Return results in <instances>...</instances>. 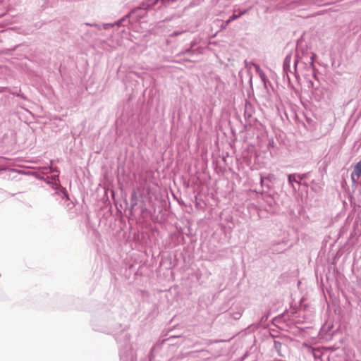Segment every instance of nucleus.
Listing matches in <instances>:
<instances>
[{"instance_id": "f257e3e1", "label": "nucleus", "mask_w": 361, "mask_h": 361, "mask_svg": "<svg viewBox=\"0 0 361 361\" xmlns=\"http://www.w3.org/2000/svg\"><path fill=\"white\" fill-rule=\"evenodd\" d=\"M353 174L357 177L361 175V160L355 166Z\"/></svg>"}, {"instance_id": "f03ea898", "label": "nucleus", "mask_w": 361, "mask_h": 361, "mask_svg": "<svg viewBox=\"0 0 361 361\" xmlns=\"http://www.w3.org/2000/svg\"><path fill=\"white\" fill-rule=\"evenodd\" d=\"M244 12H240L238 14L233 13L230 18L226 21V23L228 24L231 21L234 20L241 16Z\"/></svg>"}, {"instance_id": "7ed1b4c3", "label": "nucleus", "mask_w": 361, "mask_h": 361, "mask_svg": "<svg viewBox=\"0 0 361 361\" xmlns=\"http://www.w3.org/2000/svg\"><path fill=\"white\" fill-rule=\"evenodd\" d=\"M288 181L290 183V184H293V182H296L297 181V179H296V175L295 174H290L288 175Z\"/></svg>"}]
</instances>
